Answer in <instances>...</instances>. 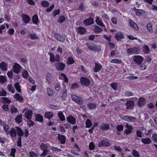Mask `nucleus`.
<instances>
[{"label": "nucleus", "mask_w": 157, "mask_h": 157, "mask_svg": "<svg viewBox=\"0 0 157 157\" xmlns=\"http://www.w3.org/2000/svg\"><path fill=\"white\" fill-rule=\"evenodd\" d=\"M102 66L100 63H95V66L93 68V70L95 72L100 71L102 68Z\"/></svg>", "instance_id": "ddd939ff"}, {"label": "nucleus", "mask_w": 157, "mask_h": 157, "mask_svg": "<svg viewBox=\"0 0 157 157\" xmlns=\"http://www.w3.org/2000/svg\"><path fill=\"white\" fill-rule=\"evenodd\" d=\"M110 145L109 142L108 140H101L98 143V146L99 147H108Z\"/></svg>", "instance_id": "39448f33"}, {"label": "nucleus", "mask_w": 157, "mask_h": 157, "mask_svg": "<svg viewBox=\"0 0 157 157\" xmlns=\"http://www.w3.org/2000/svg\"><path fill=\"white\" fill-rule=\"evenodd\" d=\"M67 120L69 123L72 124H75L76 122V118L73 116L70 115L67 118Z\"/></svg>", "instance_id": "f8f14e48"}, {"label": "nucleus", "mask_w": 157, "mask_h": 157, "mask_svg": "<svg viewBox=\"0 0 157 157\" xmlns=\"http://www.w3.org/2000/svg\"><path fill=\"white\" fill-rule=\"evenodd\" d=\"M3 126L4 129L5 131L6 132L7 135H9V129L10 128V126L7 124H3Z\"/></svg>", "instance_id": "58836bf2"}, {"label": "nucleus", "mask_w": 157, "mask_h": 157, "mask_svg": "<svg viewBox=\"0 0 157 157\" xmlns=\"http://www.w3.org/2000/svg\"><path fill=\"white\" fill-rule=\"evenodd\" d=\"M25 117L28 120H31L32 117L33 112L30 110H28L25 113Z\"/></svg>", "instance_id": "2eb2a0df"}, {"label": "nucleus", "mask_w": 157, "mask_h": 157, "mask_svg": "<svg viewBox=\"0 0 157 157\" xmlns=\"http://www.w3.org/2000/svg\"><path fill=\"white\" fill-rule=\"evenodd\" d=\"M54 4H52V5L49 7L47 8L46 10V11L47 12H50L52 11L53 9H54Z\"/></svg>", "instance_id": "69168bd1"}, {"label": "nucleus", "mask_w": 157, "mask_h": 157, "mask_svg": "<svg viewBox=\"0 0 157 157\" xmlns=\"http://www.w3.org/2000/svg\"><path fill=\"white\" fill-rule=\"evenodd\" d=\"M49 55L50 56V61L53 62L55 61V57L52 53H50Z\"/></svg>", "instance_id": "052dcab7"}, {"label": "nucleus", "mask_w": 157, "mask_h": 157, "mask_svg": "<svg viewBox=\"0 0 157 157\" xmlns=\"http://www.w3.org/2000/svg\"><path fill=\"white\" fill-rule=\"evenodd\" d=\"M94 23V20L93 18L90 17L88 19L84 20L83 22V24L86 26L91 25Z\"/></svg>", "instance_id": "6e6552de"}, {"label": "nucleus", "mask_w": 157, "mask_h": 157, "mask_svg": "<svg viewBox=\"0 0 157 157\" xmlns=\"http://www.w3.org/2000/svg\"><path fill=\"white\" fill-rule=\"evenodd\" d=\"M147 27L150 33H152L153 32V29L152 28V24L150 23H148Z\"/></svg>", "instance_id": "3c124183"}, {"label": "nucleus", "mask_w": 157, "mask_h": 157, "mask_svg": "<svg viewBox=\"0 0 157 157\" xmlns=\"http://www.w3.org/2000/svg\"><path fill=\"white\" fill-rule=\"evenodd\" d=\"M146 102V99L143 97L140 98L137 102V105L140 107H142L145 105Z\"/></svg>", "instance_id": "4468645a"}, {"label": "nucleus", "mask_w": 157, "mask_h": 157, "mask_svg": "<svg viewBox=\"0 0 157 157\" xmlns=\"http://www.w3.org/2000/svg\"><path fill=\"white\" fill-rule=\"evenodd\" d=\"M90 44L86 43V45L88 47L89 49L91 51H97L98 50V48L97 46L94 44Z\"/></svg>", "instance_id": "a211bd4d"}, {"label": "nucleus", "mask_w": 157, "mask_h": 157, "mask_svg": "<svg viewBox=\"0 0 157 157\" xmlns=\"http://www.w3.org/2000/svg\"><path fill=\"white\" fill-rule=\"evenodd\" d=\"M103 36L104 38L109 42L111 41V39L112 37V36L111 35H110L109 36H107L106 35L104 34L103 35Z\"/></svg>", "instance_id": "0e129e2a"}, {"label": "nucleus", "mask_w": 157, "mask_h": 157, "mask_svg": "<svg viewBox=\"0 0 157 157\" xmlns=\"http://www.w3.org/2000/svg\"><path fill=\"white\" fill-rule=\"evenodd\" d=\"M39 18L37 15H34L32 17L33 23L35 24H37L38 22Z\"/></svg>", "instance_id": "7c9ffc66"}, {"label": "nucleus", "mask_w": 157, "mask_h": 157, "mask_svg": "<svg viewBox=\"0 0 157 157\" xmlns=\"http://www.w3.org/2000/svg\"><path fill=\"white\" fill-rule=\"evenodd\" d=\"M141 141L145 144H149L151 143V140L150 138H146L142 139Z\"/></svg>", "instance_id": "2f4dec72"}, {"label": "nucleus", "mask_w": 157, "mask_h": 157, "mask_svg": "<svg viewBox=\"0 0 157 157\" xmlns=\"http://www.w3.org/2000/svg\"><path fill=\"white\" fill-rule=\"evenodd\" d=\"M57 135L58 139L60 143L62 144H64L66 140V136L63 135H61L59 133L57 134Z\"/></svg>", "instance_id": "9b49d317"}, {"label": "nucleus", "mask_w": 157, "mask_h": 157, "mask_svg": "<svg viewBox=\"0 0 157 157\" xmlns=\"http://www.w3.org/2000/svg\"><path fill=\"white\" fill-rule=\"evenodd\" d=\"M100 128L101 130H107L109 129L110 127L109 124L104 123H102L101 126H100Z\"/></svg>", "instance_id": "393cba45"}, {"label": "nucleus", "mask_w": 157, "mask_h": 157, "mask_svg": "<svg viewBox=\"0 0 157 157\" xmlns=\"http://www.w3.org/2000/svg\"><path fill=\"white\" fill-rule=\"evenodd\" d=\"M54 36L56 39L62 43L65 40V38L64 36L57 33H55Z\"/></svg>", "instance_id": "0eeeda50"}, {"label": "nucleus", "mask_w": 157, "mask_h": 157, "mask_svg": "<svg viewBox=\"0 0 157 157\" xmlns=\"http://www.w3.org/2000/svg\"><path fill=\"white\" fill-rule=\"evenodd\" d=\"M95 147V145L94 143L92 142L90 143L89 145V148L91 150H92L94 149Z\"/></svg>", "instance_id": "338daca9"}, {"label": "nucleus", "mask_w": 157, "mask_h": 157, "mask_svg": "<svg viewBox=\"0 0 157 157\" xmlns=\"http://www.w3.org/2000/svg\"><path fill=\"white\" fill-rule=\"evenodd\" d=\"M125 105L126 109L128 110H132L135 105V102L132 100H129L125 103Z\"/></svg>", "instance_id": "20e7f679"}, {"label": "nucleus", "mask_w": 157, "mask_h": 157, "mask_svg": "<svg viewBox=\"0 0 157 157\" xmlns=\"http://www.w3.org/2000/svg\"><path fill=\"white\" fill-rule=\"evenodd\" d=\"M13 97L16 101H19L21 103L23 102V98L19 94L16 93L14 95Z\"/></svg>", "instance_id": "aec40b11"}, {"label": "nucleus", "mask_w": 157, "mask_h": 157, "mask_svg": "<svg viewBox=\"0 0 157 157\" xmlns=\"http://www.w3.org/2000/svg\"><path fill=\"white\" fill-rule=\"evenodd\" d=\"M7 94V92L3 89L0 90V96H5Z\"/></svg>", "instance_id": "e2e57ef3"}, {"label": "nucleus", "mask_w": 157, "mask_h": 157, "mask_svg": "<svg viewBox=\"0 0 157 157\" xmlns=\"http://www.w3.org/2000/svg\"><path fill=\"white\" fill-rule=\"evenodd\" d=\"M143 59V57L140 56H134L133 57L134 62L140 67H143L141 65V63Z\"/></svg>", "instance_id": "f257e3e1"}, {"label": "nucleus", "mask_w": 157, "mask_h": 157, "mask_svg": "<svg viewBox=\"0 0 157 157\" xmlns=\"http://www.w3.org/2000/svg\"><path fill=\"white\" fill-rule=\"evenodd\" d=\"M78 34L80 35H83L86 32V29L83 27H79L76 29Z\"/></svg>", "instance_id": "6ab92c4d"}, {"label": "nucleus", "mask_w": 157, "mask_h": 157, "mask_svg": "<svg viewBox=\"0 0 157 157\" xmlns=\"http://www.w3.org/2000/svg\"><path fill=\"white\" fill-rule=\"evenodd\" d=\"M79 88V86L78 85V84L75 83L73 84H72L71 85V90H75L76 89H78Z\"/></svg>", "instance_id": "5fc2aeb1"}, {"label": "nucleus", "mask_w": 157, "mask_h": 157, "mask_svg": "<svg viewBox=\"0 0 157 157\" xmlns=\"http://www.w3.org/2000/svg\"><path fill=\"white\" fill-rule=\"evenodd\" d=\"M92 124L90 119H87L86 122V127L87 128H90L92 125Z\"/></svg>", "instance_id": "ea45409f"}, {"label": "nucleus", "mask_w": 157, "mask_h": 157, "mask_svg": "<svg viewBox=\"0 0 157 157\" xmlns=\"http://www.w3.org/2000/svg\"><path fill=\"white\" fill-rule=\"evenodd\" d=\"M72 100L76 103L79 105H82L83 103V99L81 97H78L75 94L71 96Z\"/></svg>", "instance_id": "f03ea898"}, {"label": "nucleus", "mask_w": 157, "mask_h": 157, "mask_svg": "<svg viewBox=\"0 0 157 157\" xmlns=\"http://www.w3.org/2000/svg\"><path fill=\"white\" fill-rule=\"evenodd\" d=\"M95 22L98 25L102 27H104L105 28V26L102 22V20L100 19L99 17H97L95 20Z\"/></svg>", "instance_id": "c756f323"}, {"label": "nucleus", "mask_w": 157, "mask_h": 157, "mask_svg": "<svg viewBox=\"0 0 157 157\" xmlns=\"http://www.w3.org/2000/svg\"><path fill=\"white\" fill-rule=\"evenodd\" d=\"M0 68L3 71H5L7 69V64L4 62H2L0 64Z\"/></svg>", "instance_id": "cd10ccee"}, {"label": "nucleus", "mask_w": 157, "mask_h": 157, "mask_svg": "<svg viewBox=\"0 0 157 157\" xmlns=\"http://www.w3.org/2000/svg\"><path fill=\"white\" fill-rule=\"evenodd\" d=\"M133 155L135 157H140V155L139 152L136 150L134 149L132 152Z\"/></svg>", "instance_id": "603ef678"}, {"label": "nucleus", "mask_w": 157, "mask_h": 157, "mask_svg": "<svg viewBox=\"0 0 157 157\" xmlns=\"http://www.w3.org/2000/svg\"><path fill=\"white\" fill-rule=\"evenodd\" d=\"M22 115L19 114L15 118V121L18 124H20L22 122Z\"/></svg>", "instance_id": "473e14b6"}, {"label": "nucleus", "mask_w": 157, "mask_h": 157, "mask_svg": "<svg viewBox=\"0 0 157 157\" xmlns=\"http://www.w3.org/2000/svg\"><path fill=\"white\" fill-rule=\"evenodd\" d=\"M80 81L82 86L85 87L88 86L90 83V80L88 78L84 77L81 78Z\"/></svg>", "instance_id": "7ed1b4c3"}, {"label": "nucleus", "mask_w": 157, "mask_h": 157, "mask_svg": "<svg viewBox=\"0 0 157 157\" xmlns=\"http://www.w3.org/2000/svg\"><path fill=\"white\" fill-rule=\"evenodd\" d=\"M35 121L43 122V118L42 116L39 114H36L35 115Z\"/></svg>", "instance_id": "5701e85b"}, {"label": "nucleus", "mask_w": 157, "mask_h": 157, "mask_svg": "<svg viewBox=\"0 0 157 157\" xmlns=\"http://www.w3.org/2000/svg\"><path fill=\"white\" fill-rule=\"evenodd\" d=\"M21 141V137H18L17 139V145L20 147H22Z\"/></svg>", "instance_id": "864d4df0"}, {"label": "nucleus", "mask_w": 157, "mask_h": 157, "mask_svg": "<svg viewBox=\"0 0 157 157\" xmlns=\"http://www.w3.org/2000/svg\"><path fill=\"white\" fill-rule=\"evenodd\" d=\"M65 66V64L61 62H58L55 64L56 68L59 71H63Z\"/></svg>", "instance_id": "423d86ee"}, {"label": "nucleus", "mask_w": 157, "mask_h": 157, "mask_svg": "<svg viewBox=\"0 0 157 157\" xmlns=\"http://www.w3.org/2000/svg\"><path fill=\"white\" fill-rule=\"evenodd\" d=\"M97 105L94 103H89L87 105V106L90 110L95 109L97 107Z\"/></svg>", "instance_id": "72a5a7b5"}, {"label": "nucleus", "mask_w": 157, "mask_h": 157, "mask_svg": "<svg viewBox=\"0 0 157 157\" xmlns=\"http://www.w3.org/2000/svg\"><path fill=\"white\" fill-rule=\"evenodd\" d=\"M40 148L42 150L47 149L48 146L46 144H45L44 143H41L40 145Z\"/></svg>", "instance_id": "4d7b16f0"}, {"label": "nucleus", "mask_w": 157, "mask_h": 157, "mask_svg": "<svg viewBox=\"0 0 157 157\" xmlns=\"http://www.w3.org/2000/svg\"><path fill=\"white\" fill-rule=\"evenodd\" d=\"M93 30L95 33H98L102 31V29L98 26H93Z\"/></svg>", "instance_id": "bb28decb"}, {"label": "nucleus", "mask_w": 157, "mask_h": 157, "mask_svg": "<svg viewBox=\"0 0 157 157\" xmlns=\"http://www.w3.org/2000/svg\"><path fill=\"white\" fill-rule=\"evenodd\" d=\"M15 128L16 131L17 135L18 137H21L24 135V132L22 129L19 127H16Z\"/></svg>", "instance_id": "f3484780"}, {"label": "nucleus", "mask_w": 157, "mask_h": 157, "mask_svg": "<svg viewBox=\"0 0 157 157\" xmlns=\"http://www.w3.org/2000/svg\"><path fill=\"white\" fill-rule=\"evenodd\" d=\"M129 23L131 27L134 28L136 30H138L139 29V28L136 23L131 19L129 20Z\"/></svg>", "instance_id": "f704fd0d"}, {"label": "nucleus", "mask_w": 157, "mask_h": 157, "mask_svg": "<svg viewBox=\"0 0 157 157\" xmlns=\"http://www.w3.org/2000/svg\"><path fill=\"white\" fill-rule=\"evenodd\" d=\"M110 62L112 63L120 64L122 63V61L118 59H113L111 60Z\"/></svg>", "instance_id": "8fccbe9b"}, {"label": "nucleus", "mask_w": 157, "mask_h": 157, "mask_svg": "<svg viewBox=\"0 0 157 157\" xmlns=\"http://www.w3.org/2000/svg\"><path fill=\"white\" fill-rule=\"evenodd\" d=\"M135 11L136 15L139 17L141 16L142 14H144L145 13V11L143 10L136 9Z\"/></svg>", "instance_id": "a878e982"}, {"label": "nucleus", "mask_w": 157, "mask_h": 157, "mask_svg": "<svg viewBox=\"0 0 157 157\" xmlns=\"http://www.w3.org/2000/svg\"><path fill=\"white\" fill-rule=\"evenodd\" d=\"M7 81L6 78L5 76L2 75L0 76V82L4 83Z\"/></svg>", "instance_id": "13d9d810"}, {"label": "nucleus", "mask_w": 157, "mask_h": 157, "mask_svg": "<svg viewBox=\"0 0 157 157\" xmlns=\"http://www.w3.org/2000/svg\"><path fill=\"white\" fill-rule=\"evenodd\" d=\"M22 18L24 23L27 24L31 20V18L27 14H23L22 15Z\"/></svg>", "instance_id": "dca6fc26"}, {"label": "nucleus", "mask_w": 157, "mask_h": 157, "mask_svg": "<svg viewBox=\"0 0 157 157\" xmlns=\"http://www.w3.org/2000/svg\"><path fill=\"white\" fill-rule=\"evenodd\" d=\"M60 9H58L56 10H55L53 11V15L54 17L59 15L60 14Z\"/></svg>", "instance_id": "de8ad7c7"}, {"label": "nucleus", "mask_w": 157, "mask_h": 157, "mask_svg": "<svg viewBox=\"0 0 157 157\" xmlns=\"http://www.w3.org/2000/svg\"><path fill=\"white\" fill-rule=\"evenodd\" d=\"M13 72L16 74H18L20 71L21 67L18 63H15L13 67Z\"/></svg>", "instance_id": "1a4fd4ad"}, {"label": "nucleus", "mask_w": 157, "mask_h": 157, "mask_svg": "<svg viewBox=\"0 0 157 157\" xmlns=\"http://www.w3.org/2000/svg\"><path fill=\"white\" fill-rule=\"evenodd\" d=\"M11 111L12 113L17 112V110L14 105H12L11 107Z\"/></svg>", "instance_id": "6e6d98bb"}, {"label": "nucleus", "mask_w": 157, "mask_h": 157, "mask_svg": "<svg viewBox=\"0 0 157 157\" xmlns=\"http://www.w3.org/2000/svg\"><path fill=\"white\" fill-rule=\"evenodd\" d=\"M53 116V113L51 112L47 111L45 113L44 117L48 120H50Z\"/></svg>", "instance_id": "4be33fe9"}, {"label": "nucleus", "mask_w": 157, "mask_h": 157, "mask_svg": "<svg viewBox=\"0 0 157 157\" xmlns=\"http://www.w3.org/2000/svg\"><path fill=\"white\" fill-rule=\"evenodd\" d=\"M66 20V18L64 16H62L59 17L57 21L59 23H62Z\"/></svg>", "instance_id": "49530a36"}, {"label": "nucleus", "mask_w": 157, "mask_h": 157, "mask_svg": "<svg viewBox=\"0 0 157 157\" xmlns=\"http://www.w3.org/2000/svg\"><path fill=\"white\" fill-rule=\"evenodd\" d=\"M7 89L12 94H14L15 90L14 87L12 86V84H9L7 85Z\"/></svg>", "instance_id": "79ce46f5"}, {"label": "nucleus", "mask_w": 157, "mask_h": 157, "mask_svg": "<svg viewBox=\"0 0 157 157\" xmlns=\"http://www.w3.org/2000/svg\"><path fill=\"white\" fill-rule=\"evenodd\" d=\"M143 51L144 53L147 54L150 51V49L147 45L144 44L143 47Z\"/></svg>", "instance_id": "c9c22d12"}, {"label": "nucleus", "mask_w": 157, "mask_h": 157, "mask_svg": "<svg viewBox=\"0 0 157 157\" xmlns=\"http://www.w3.org/2000/svg\"><path fill=\"white\" fill-rule=\"evenodd\" d=\"M133 129V128L131 126H129L128 128L126 129L124 131V133L127 135H129L132 132V130Z\"/></svg>", "instance_id": "c03bdc74"}, {"label": "nucleus", "mask_w": 157, "mask_h": 157, "mask_svg": "<svg viewBox=\"0 0 157 157\" xmlns=\"http://www.w3.org/2000/svg\"><path fill=\"white\" fill-rule=\"evenodd\" d=\"M22 76L25 79H27L28 77V72L26 70H25L23 71L22 73Z\"/></svg>", "instance_id": "09e8293b"}, {"label": "nucleus", "mask_w": 157, "mask_h": 157, "mask_svg": "<svg viewBox=\"0 0 157 157\" xmlns=\"http://www.w3.org/2000/svg\"><path fill=\"white\" fill-rule=\"evenodd\" d=\"M124 127L122 125H117L116 128L119 132H121L123 130Z\"/></svg>", "instance_id": "bf43d9fd"}, {"label": "nucleus", "mask_w": 157, "mask_h": 157, "mask_svg": "<svg viewBox=\"0 0 157 157\" xmlns=\"http://www.w3.org/2000/svg\"><path fill=\"white\" fill-rule=\"evenodd\" d=\"M41 4L44 7H47L49 6V4L47 1L44 0L41 2Z\"/></svg>", "instance_id": "a18cd8bd"}, {"label": "nucleus", "mask_w": 157, "mask_h": 157, "mask_svg": "<svg viewBox=\"0 0 157 157\" xmlns=\"http://www.w3.org/2000/svg\"><path fill=\"white\" fill-rule=\"evenodd\" d=\"M30 157H36L38 155L37 153H35L33 151H31L29 152Z\"/></svg>", "instance_id": "774afa93"}, {"label": "nucleus", "mask_w": 157, "mask_h": 157, "mask_svg": "<svg viewBox=\"0 0 157 157\" xmlns=\"http://www.w3.org/2000/svg\"><path fill=\"white\" fill-rule=\"evenodd\" d=\"M58 116L61 121H64L65 120V116L62 112H60L58 113Z\"/></svg>", "instance_id": "37998d69"}, {"label": "nucleus", "mask_w": 157, "mask_h": 157, "mask_svg": "<svg viewBox=\"0 0 157 157\" xmlns=\"http://www.w3.org/2000/svg\"><path fill=\"white\" fill-rule=\"evenodd\" d=\"M14 86L17 91L19 93L21 92V86L20 85L19 83L18 82L14 84Z\"/></svg>", "instance_id": "c85d7f7f"}, {"label": "nucleus", "mask_w": 157, "mask_h": 157, "mask_svg": "<svg viewBox=\"0 0 157 157\" xmlns=\"http://www.w3.org/2000/svg\"><path fill=\"white\" fill-rule=\"evenodd\" d=\"M1 98L2 99V102L3 103H7L8 104H9L11 102V100L8 99L6 97H2Z\"/></svg>", "instance_id": "e433bc0d"}, {"label": "nucleus", "mask_w": 157, "mask_h": 157, "mask_svg": "<svg viewBox=\"0 0 157 157\" xmlns=\"http://www.w3.org/2000/svg\"><path fill=\"white\" fill-rule=\"evenodd\" d=\"M59 80H64V82H67L68 81V79L67 76L63 73H61L59 77Z\"/></svg>", "instance_id": "412c9836"}, {"label": "nucleus", "mask_w": 157, "mask_h": 157, "mask_svg": "<svg viewBox=\"0 0 157 157\" xmlns=\"http://www.w3.org/2000/svg\"><path fill=\"white\" fill-rule=\"evenodd\" d=\"M116 39L118 41H121V40L125 39L124 34L121 32H117L115 35Z\"/></svg>", "instance_id": "9d476101"}, {"label": "nucleus", "mask_w": 157, "mask_h": 157, "mask_svg": "<svg viewBox=\"0 0 157 157\" xmlns=\"http://www.w3.org/2000/svg\"><path fill=\"white\" fill-rule=\"evenodd\" d=\"M27 37L32 40H34L39 38L38 37L36 36L35 34H29Z\"/></svg>", "instance_id": "4c0bfd02"}, {"label": "nucleus", "mask_w": 157, "mask_h": 157, "mask_svg": "<svg viewBox=\"0 0 157 157\" xmlns=\"http://www.w3.org/2000/svg\"><path fill=\"white\" fill-rule=\"evenodd\" d=\"M10 134V136L12 138L15 137L16 136V129L12 128L11 130L9 132V134Z\"/></svg>", "instance_id": "b1692460"}, {"label": "nucleus", "mask_w": 157, "mask_h": 157, "mask_svg": "<svg viewBox=\"0 0 157 157\" xmlns=\"http://www.w3.org/2000/svg\"><path fill=\"white\" fill-rule=\"evenodd\" d=\"M117 82H113L110 85L111 87L115 90H117Z\"/></svg>", "instance_id": "680f3d73"}, {"label": "nucleus", "mask_w": 157, "mask_h": 157, "mask_svg": "<svg viewBox=\"0 0 157 157\" xmlns=\"http://www.w3.org/2000/svg\"><path fill=\"white\" fill-rule=\"evenodd\" d=\"M75 62V60L72 57H69L67 59V64L68 65H71Z\"/></svg>", "instance_id": "a19ab883"}]
</instances>
